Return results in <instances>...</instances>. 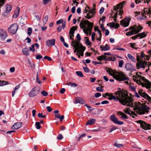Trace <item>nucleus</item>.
<instances>
[{"label":"nucleus","mask_w":151,"mask_h":151,"mask_svg":"<svg viewBox=\"0 0 151 151\" xmlns=\"http://www.w3.org/2000/svg\"><path fill=\"white\" fill-rule=\"evenodd\" d=\"M131 47L137 49V48H135L134 47L136 46V45L135 43H131L130 44Z\"/></svg>","instance_id":"obj_58"},{"label":"nucleus","mask_w":151,"mask_h":151,"mask_svg":"<svg viewBox=\"0 0 151 151\" xmlns=\"http://www.w3.org/2000/svg\"><path fill=\"white\" fill-rule=\"evenodd\" d=\"M96 122L95 119H92L88 120L86 122V125H91L93 124Z\"/></svg>","instance_id":"obj_30"},{"label":"nucleus","mask_w":151,"mask_h":151,"mask_svg":"<svg viewBox=\"0 0 151 151\" xmlns=\"http://www.w3.org/2000/svg\"><path fill=\"white\" fill-rule=\"evenodd\" d=\"M83 68L84 70V71L87 73L89 72V70L88 68L87 67H83Z\"/></svg>","instance_id":"obj_57"},{"label":"nucleus","mask_w":151,"mask_h":151,"mask_svg":"<svg viewBox=\"0 0 151 151\" xmlns=\"http://www.w3.org/2000/svg\"><path fill=\"white\" fill-rule=\"evenodd\" d=\"M22 122H18L15 123L12 127L11 128L13 129H16L20 128L22 126Z\"/></svg>","instance_id":"obj_21"},{"label":"nucleus","mask_w":151,"mask_h":151,"mask_svg":"<svg viewBox=\"0 0 151 151\" xmlns=\"http://www.w3.org/2000/svg\"><path fill=\"white\" fill-rule=\"evenodd\" d=\"M76 74L77 75L80 77H83V76L81 72L80 71H77L76 72Z\"/></svg>","instance_id":"obj_37"},{"label":"nucleus","mask_w":151,"mask_h":151,"mask_svg":"<svg viewBox=\"0 0 151 151\" xmlns=\"http://www.w3.org/2000/svg\"><path fill=\"white\" fill-rule=\"evenodd\" d=\"M63 137L61 134H59L57 137V139L58 140H61L63 138Z\"/></svg>","instance_id":"obj_52"},{"label":"nucleus","mask_w":151,"mask_h":151,"mask_svg":"<svg viewBox=\"0 0 151 151\" xmlns=\"http://www.w3.org/2000/svg\"><path fill=\"white\" fill-rule=\"evenodd\" d=\"M144 94L143 97H144L145 98H147L148 100H149V99H150V98L151 97H150L149 95L146 93H144Z\"/></svg>","instance_id":"obj_49"},{"label":"nucleus","mask_w":151,"mask_h":151,"mask_svg":"<svg viewBox=\"0 0 151 151\" xmlns=\"http://www.w3.org/2000/svg\"><path fill=\"white\" fill-rule=\"evenodd\" d=\"M44 58L45 59H47L49 61H50L52 60V59L50 57L47 56H45L44 57Z\"/></svg>","instance_id":"obj_54"},{"label":"nucleus","mask_w":151,"mask_h":151,"mask_svg":"<svg viewBox=\"0 0 151 151\" xmlns=\"http://www.w3.org/2000/svg\"><path fill=\"white\" fill-rule=\"evenodd\" d=\"M139 93V94L143 97L144 94V93H145V92H144L142 90H139L138 91Z\"/></svg>","instance_id":"obj_48"},{"label":"nucleus","mask_w":151,"mask_h":151,"mask_svg":"<svg viewBox=\"0 0 151 151\" xmlns=\"http://www.w3.org/2000/svg\"><path fill=\"white\" fill-rule=\"evenodd\" d=\"M137 123L140 124L141 127L145 130L150 129H151V126L150 124H147L145 122L141 120H139Z\"/></svg>","instance_id":"obj_14"},{"label":"nucleus","mask_w":151,"mask_h":151,"mask_svg":"<svg viewBox=\"0 0 151 151\" xmlns=\"http://www.w3.org/2000/svg\"><path fill=\"white\" fill-rule=\"evenodd\" d=\"M41 93L44 96H47L48 94V93L45 91H42Z\"/></svg>","instance_id":"obj_43"},{"label":"nucleus","mask_w":151,"mask_h":151,"mask_svg":"<svg viewBox=\"0 0 151 151\" xmlns=\"http://www.w3.org/2000/svg\"><path fill=\"white\" fill-rule=\"evenodd\" d=\"M105 70L106 72L109 73L110 75L113 76L114 78L119 81H128L129 80V78L122 72H117L116 74H115L112 69H110L108 67H106Z\"/></svg>","instance_id":"obj_3"},{"label":"nucleus","mask_w":151,"mask_h":151,"mask_svg":"<svg viewBox=\"0 0 151 151\" xmlns=\"http://www.w3.org/2000/svg\"><path fill=\"white\" fill-rule=\"evenodd\" d=\"M141 14H142V16H145L146 18H147V16L149 17L148 18H150V15L151 14V8H145L144 9L143 13H141Z\"/></svg>","instance_id":"obj_13"},{"label":"nucleus","mask_w":151,"mask_h":151,"mask_svg":"<svg viewBox=\"0 0 151 151\" xmlns=\"http://www.w3.org/2000/svg\"><path fill=\"white\" fill-rule=\"evenodd\" d=\"M35 46L34 45H32L31 47H30L29 48V50L30 51H32L33 52H34L35 51Z\"/></svg>","instance_id":"obj_45"},{"label":"nucleus","mask_w":151,"mask_h":151,"mask_svg":"<svg viewBox=\"0 0 151 151\" xmlns=\"http://www.w3.org/2000/svg\"><path fill=\"white\" fill-rule=\"evenodd\" d=\"M105 57V56L102 55L101 56H98L97 59L98 60L101 61L102 60H104Z\"/></svg>","instance_id":"obj_41"},{"label":"nucleus","mask_w":151,"mask_h":151,"mask_svg":"<svg viewBox=\"0 0 151 151\" xmlns=\"http://www.w3.org/2000/svg\"><path fill=\"white\" fill-rule=\"evenodd\" d=\"M32 29L30 27L28 29L27 34L29 36L32 33Z\"/></svg>","instance_id":"obj_44"},{"label":"nucleus","mask_w":151,"mask_h":151,"mask_svg":"<svg viewBox=\"0 0 151 151\" xmlns=\"http://www.w3.org/2000/svg\"><path fill=\"white\" fill-rule=\"evenodd\" d=\"M140 58L141 59H143L142 58H144L145 60H148L150 58V57L147 56L145 55V54H144L143 52H141L140 55Z\"/></svg>","instance_id":"obj_27"},{"label":"nucleus","mask_w":151,"mask_h":151,"mask_svg":"<svg viewBox=\"0 0 151 151\" xmlns=\"http://www.w3.org/2000/svg\"><path fill=\"white\" fill-rule=\"evenodd\" d=\"M109 103V102L107 100H105L102 101L101 104H107Z\"/></svg>","instance_id":"obj_61"},{"label":"nucleus","mask_w":151,"mask_h":151,"mask_svg":"<svg viewBox=\"0 0 151 151\" xmlns=\"http://www.w3.org/2000/svg\"><path fill=\"white\" fill-rule=\"evenodd\" d=\"M22 52L24 55L26 56L29 55V52L28 49L27 48H25L23 49Z\"/></svg>","instance_id":"obj_31"},{"label":"nucleus","mask_w":151,"mask_h":151,"mask_svg":"<svg viewBox=\"0 0 151 151\" xmlns=\"http://www.w3.org/2000/svg\"><path fill=\"white\" fill-rule=\"evenodd\" d=\"M125 3V1H123L118 4L117 6H114V9L115 11H117V12L114 15L112 14H110L109 16V18H111V19L113 18V19H116L117 18L120 19L122 18V16L123 12L122 8L123 7V5Z\"/></svg>","instance_id":"obj_2"},{"label":"nucleus","mask_w":151,"mask_h":151,"mask_svg":"<svg viewBox=\"0 0 151 151\" xmlns=\"http://www.w3.org/2000/svg\"><path fill=\"white\" fill-rule=\"evenodd\" d=\"M77 29V27H72L70 30L69 33L71 35H74V31H75Z\"/></svg>","instance_id":"obj_33"},{"label":"nucleus","mask_w":151,"mask_h":151,"mask_svg":"<svg viewBox=\"0 0 151 151\" xmlns=\"http://www.w3.org/2000/svg\"><path fill=\"white\" fill-rule=\"evenodd\" d=\"M123 64V60H119V67H122Z\"/></svg>","instance_id":"obj_46"},{"label":"nucleus","mask_w":151,"mask_h":151,"mask_svg":"<svg viewBox=\"0 0 151 151\" xmlns=\"http://www.w3.org/2000/svg\"><path fill=\"white\" fill-rule=\"evenodd\" d=\"M85 38H86V39L85 40V43L86 44L88 45H90L91 43L89 42L88 39V38L85 37Z\"/></svg>","instance_id":"obj_51"},{"label":"nucleus","mask_w":151,"mask_h":151,"mask_svg":"<svg viewBox=\"0 0 151 151\" xmlns=\"http://www.w3.org/2000/svg\"><path fill=\"white\" fill-rule=\"evenodd\" d=\"M116 127H112L110 129V130L109 131V132H110V133H111L113 131L116 130Z\"/></svg>","instance_id":"obj_64"},{"label":"nucleus","mask_w":151,"mask_h":151,"mask_svg":"<svg viewBox=\"0 0 151 151\" xmlns=\"http://www.w3.org/2000/svg\"><path fill=\"white\" fill-rule=\"evenodd\" d=\"M74 103L76 104L80 103L81 104H84L85 103V101L83 99L81 98H76Z\"/></svg>","instance_id":"obj_23"},{"label":"nucleus","mask_w":151,"mask_h":151,"mask_svg":"<svg viewBox=\"0 0 151 151\" xmlns=\"http://www.w3.org/2000/svg\"><path fill=\"white\" fill-rule=\"evenodd\" d=\"M96 90L97 91L100 92H102L103 91V89L102 88L100 87H97L96 88Z\"/></svg>","instance_id":"obj_50"},{"label":"nucleus","mask_w":151,"mask_h":151,"mask_svg":"<svg viewBox=\"0 0 151 151\" xmlns=\"http://www.w3.org/2000/svg\"><path fill=\"white\" fill-rule=\"evenodd\" d=\"M117 114L119 116L121 115L120 118H122L123 119H127L128 118L127 116L122 112L118 111Z\"/></svg>","instance_id":"obj_28"},{"label":"nucleus","mask_w":151,"mask_h":151,"mask_svg":"<svg viewBox=\"0 0 151 151\" xmlns=\"http://www.w3.org/2000/svg\"><path fill=\"white\" fill-rule=\"evenodd\" d=\"M63 22V20L62 19H59L58 21L56 23L58 24H59L61 23H62Z\"/></svg>","instance_id":"obj_62"},{"label":"nucleus","mask_w":151,"mask_h":151,"mask_svg":"<svg viewBox=\"0 0 151 151\" xmlns=\"http://www.w3.org/2000/svg\"><path fill=\"white\" fill-rule=\"evenodd\" d=\"M131 107L134 108L133 110L136 111L138 114L141 115L144 114L145 112H148L147 110L149 109L150 108L146 106H142L141 105H134L132 104V106Z\"/></svg>","instance_id":"obj_6"},{"label":"nucleus","mask_w":151,"mask_h":151,"mask_svg":"<svg viewBox=\"0 0 151 151\" xmlns=\"http://www.w3.org/2000/svg\"><path fill=\"white\" fill-rule=\"evenodd\" d=\"M47 111L49 112H50L52 111V109L50 106H48L47 107Z\"/></svg>","instance_id":"obj_63"},{"label":"nucleus","mask_w":151,"mask_h":151,"mask_svg":"<svg viewBox=\"0 0 151 151\" xmlns=\"http://www.w3.org/2000/svg\"><path fill=\"white\" fill-rule=\"evenodd\" d=\"M101 95V93H95V96L96 98H98Z\"/></svg>","instance_id":"obj_53"},{"label":"nucleus","mask_w":151,"mask_h":151,"mask_svg":"<svg viewBox=\"0 0 151 151\" xmlns=\"http://www.w3.org/2000/svg\"><path fill=\"white\" fill-rule=\"evenodd\" d=\"M76 38L78 40L80 41L81 40V38L80 36V35L79 34H77L76 36Z\"/></svg>","instance_id":"obj_59"},{"label":"nucleus","mask_w":151,"mask_h":151,"mask_svg":"<svg viewBox=\"0 0 151 151\" xmlns=\"http://www.w3.org/2000/svg\"><path fill=\"white\" fill-rule=\"evenodd\" d=\"M80 48L79 50V52H78V53H79L81 56H83V52L86 49V47L83 46L81 44L80 45Z\"/></svg>","instance_id":"obj_26"},{"label":"nucleus","mask_w":151,"mask_h":151,"mask_svg":"<svg viewBox=\"0 0 151 151\" xmlns=\"http://www.w3.org/2000/svg\"><path fill=\"white\" fill-rule=\"evenodd\" d=\"M127 56L129 59L132 61L133 62L136 63V60L133 56L132 55L130 54H127Z\"/></svg>","instance_id":"obj_32"},{"label":"nucleus","mask_w":151,"mask_h":151,"mask_svg":"<svg viewBox=\"0 0 151 151\" xmlns=\"http://www.w3.org/2000/svg\"><path fill=\"white\" fill-rule=\"evenodd\" d=\"M81 44L79 42L77 41H72L71 42V45L73 47L75 50L74 51V52L75 53L76 52H77L76 53V55H78V52H79L80 49V45Z\"/></svg>","instance_id":"obj_11"},{"label":"nucleus","mask_w":151,"mask_h":151,"mask_svg":"<svg viewBox=\"0 0 151 151\" xmlns=\"http://www.w3.org/2000/svg\"><path fill=\"white\" fill-rule=\"evenodd\" d=\"M110 118V120L115 124H118L119 125H122L124 124L123 122L119 121L114 115L113 114L111 115Z\"/></svg>","instance_id":"obj_15"},{"label":"nucleus","mask_w":151,"mask_h":151,"mask_svg":"<svg viewBox=\"0 0 151 151\" xmlns=\"http://www.w3.org/2000/svg\"><path fill=\"white\" fill-rule=\"evenodd\" d=\"M143 29V27L140 26H137L135 25L132 27H130L129 30H132V31L126 33L127 36H130L134 34H136L140 32Z\"/></svg>","instance_id":"obj_8"},{"label":"nucleus","mask_w":151,"mask_h":151,"mask_svg":"<svg viewBox=\"0 0 151 151\" xmlns=\"http://www.w3.org/2000/svg\"><path fill=\"white\" fill-rule=\"evenodd\" d=\"M100 47L102 50L106 51L109 50V46L108 45L106 44L105 46L101 45Z\"/></svg>","instance_id":"obj_29"},{"label":"nucleus","mask_w":151,"mask_h":151,"mask_svg":"<svg viewBox=\"0 0 151 151\" xmlns=\"http://www.w3.org/2000/svg\"><path fill=\"white\" fill-rule=\"evenodd\" d=\"M136 60L137 61L136 63V67L138 69L140 68L144 69L147 66H148L149 68L150 66L151 65V63L150 62L147 63L146 61L144 60L143 59H141L140 58V55H138L137 54Z\"/></svg>","instance_id":"obj_5"},{"label":"nucleus","mask_w":151,"mask_h":151,"mask_svg":"<svg viewBox=\"0 0 151 151\" xmlns=\"http://www.w3.org/2000/svg\"><path fill=\"white\" fill-rule=\"evenodd\" d=\"M134 79L138 84H141L142 86H145L147 88H151V83L144 77L136 74L135 77H134Z\"/></svg>","instance_id":"obj_4"},{"label":"nucleus","mask_w":151,"mask_h":151,"mask_svg":"<svg viewBox=\"0 0 151 151\" xmlns=\"http://www.w3.org/2000/svg\"><path fill=\"white\" fill-rule=\"evenodd\" d=\"M18 28V26L16 24L11 25L8 28V31L11 33L14 34L17 32Z\"/></svg>","instance_id":"obj_12"},{"label":"nucleus","mask_w":151,"mask_h":151,"mask_svg":"<svg viewBox=\"0 0 151 151\" xmlns=\"http://www.w3.org/2000/svg\"><path fill=\"white\" fill-rule=\"evenodd\" d=\"M42 58V56L41 55H37L36 57V58L37 59L39 60Z\"/></svg>","instance_id":"obj_56"},{"label":"nucleus","mask_w":151,"mask_h":151,"mask_svg":"<svg viewBox=\"0 0 151 151\" xmlns=\"http://www.w3.org/2000/svg\"><path fill=\"white\" fill-rule=\"evenodd\" d=\"M7 36L5 31L2 29H0V38L2 40H4Z\"/></svg>","instance_id":"obj_18"},{"label":"nucleus","mask_w":151,"mask_h":151,"mask_svg":"<svg viewBox=\"0 0 151 151\" xmlns=\"http://www.w3.org/2000/svg\"><path fill=\"white\" fill-rule=\"evenodd\" d=\"M40 88L39 86H35L32 88L28 93L30 97H34L40 92Z\"/></svg>","instance_id":"obj_10"},{"label":"nucleus","mask_w":151,"mask_h":151,"mask_svg":"<svg viewBox=\"0 0 151 151\" xmlns=\"http://www.w3.org/2000/svg\"><path fill=\"white\" fill-rule=\"evenodd\" d=\"M80 27L81 28H83V32L85 34L88 33V30L85 29L86 26L87 25L88 27V30L91 31V29L93 27V25L91 22L87 20V19H82L80 24Z\"/></svg>","instance_id":"obj_7"},{"label":"nucleus","mask_w":151,"mask_h":151,"mask_svg":"<svg viewBox=\"0 0 151 151\" xmlns=\"http://www.w3.org/2000/svg\"><path fill=\"white\" fill-rule=\"evenodd\" d=\"M67 85L69 86H70L71 87H75L77 86L76 83L72 82H69L68 83Z\"/></svg>","instance_id":"obj_35"},{"label":"nucleus","mask_w":151,"mask_h":151,"mask_svg":"<svg viewBox=\"0 0 151 151\" xmlns=\"http://www.w3.org/2000/svg\"><path fill=\"white\" fill-rule=\"evenodd\" d=\"M20 12V8L19 7H17L14 10V13L13 16L14 18H16L19 16V13Z\"/></svg>","instance_id":"obj_25"},{"label":"nucleus","mask_w":151,"mask_h":151,"mask_svg":"<svg viewBox=\"0 0 151 151\" xmlns=\"http://www.w3.org/2000/svg\"><path fill=\"white\" fill-rule=\"evenodd\" d=\"M114 145L117 148H120L123 146V145L118 144L116 142H114Z\"/></svg>","instance_id":"obj_36"},{"label":"nucleus","mask_w":151,"mask_h":151,"mask_svg":"<svg viewBox=\"0 0 151 151\" xmlns=\"http://www.w3.org/2000/svg\"><path fill=\"white\" fill-rule=\"evenodd\" d=\"M7 83L5 81H0V86H2L4 85L7 84Z\"/></svg>","instance_id":"obj_39"},{"label":"nucleus","mask_w":151,"mask_h":151,"mask_svg":"<svg viewBox=\"0 0 151 151\" xmlns=\"http://www.w3.org/2000/svg\"><path fill=\"white\" fill-rule=\"evenodd\" d=\"M105 57L104 58V60L107 61H111L112 60V58L109 57H107L106 56H105Z\"/></svg>","instance_id":"obj_47"},{"label":"nucleus","mask_w":151,"mask_h":151,"mask_svg":"<svg viewBox=\"0 0 151 151\" xmlns=\"http://www.w3.org/2000/svg\"><path fill=\"white\" fill-rule=\"evenodd\" d=\"M42 114H43L42 113H39L37 115V116H38V117H39V118H45L46 116L45 115H42Z\"/></svg>","instance_id":"obj_42"},{"label":"nucleus","mask_w":151,"mask_h":151,"mask_svg":"<svg viewBox=\"0 0 151 151\" xmlns=\"http://www.w3.org/2000/svg\"><path fill=\"white\" fill-rule=\"evenodd\" d=\"M104 11V9L103 7H102L99 10V13L100 14H102Z\"/></svg>","instance_id":"obj_60"},{"label":"nucleus","mask_w":151,"mask_h":151,"mask_svg":"<svg viewBox=\"0 0 151 151\" xmlns=\"http://www.w3.org/2000/svg\"><path fill=\"white\" fill-rule=\"evenodd\" d=\"M125 68L128 71H131L134 70V66L129 63H126L125 65Z\"/></svg>","instance_id":"obj_22"},{"label":"nucleus","mask_w":151,"mask_h":151,"mask_svg":"<svg viewBox=\"0 0 151 151\" xmlns=\"http://www.w3.org/2000/svg\"><path fill=\"white\" fill-rule=\"evenodd\" d=\"M107 25L109 26L110 27L118 29L119 27V24L115 23L114 22L109 23L107 24Z\"/></svg>","instance_id":"obj_24"},{"label":"nucleus","mask_w":151,"mask_h":151,"mask_svg":"<svg viewBox=\"0 0 151 151\" xmlns=\"http://www.w3.org/2000/svg\"><path fill=\"white\" fill-rule=\"evenodd\" d=\"M6 0H0V8L5 4Z\"/></svg>","instance_id":"obj_38"},{"label":"nucleus","mask_w":151,"mask_h":151,"mask_svg":"<svg viewBox=\"0 0 151 151\" xmlns=\"http://www.w3.org/2000/svg\"><path fill=\"white\" fill-rule=\"evenodd\" d=\"M55 40L54 39L47 40L46 41V45L48 47H51L54 45L55 43Z\"/></svg>","instance_id":"obj_19"},{"label":"nucleus","mask_w":151,"mask_h":151,"mask_svg":"<svg viewBox=\"0 0 151 151\" xmlns=\"http://www.w3.org/2000/svg\"><path fill=\"white\" fill-rule=\"evenodd\" d=\"M6 10L5 12L2 14V16H7L11 11L12 9V7L11 5L7 4L5 5Z\"/></svg>","instance_id":"obj_17"},{"label":"nucleus","mask_w":151,"mask_h":151,"mask_svg":"<svg viewBox=\"0 0 151 151\" xmlns=\"http://www.w3.org/2000/svg\"><path fill=\"white\" fill-rule=\"evenodd\" d=\"M116 96L110 94L108 99L110 100H115L119 101L121 104L127 106H132V100L128 95L123 91H119L114 93Z\"/></svg>","instance_id":"obj_1"},{"label":"nucleus","mask_w":151,"mask_h":151,"mask_svg":"<svg viewBox=\"0 0 151 151\" xmlns=\"http://www.w3.org/2000/svg\"><path fill=\"white\" fill-rule=\"evenodd\" d=\"M124 111L127 114L132 116L133 118H135V116H137V114L133 111H132L130 110L129 108H127L126 109H124Z\"/></svg>","instance_id":"obj_16"},{"label":"nucleus","mask_w":151,"mask_h":151,"mask_svg":"<svg viewBox=\"0 0 151 151\" xmlns=\"http://www.w3.org/2000/svg\"><path fill=\"white\" fill-rule=\"evenodd\" d=\"M95 34L94 33H92L91 35V39L93 41H94L95 40Z\"/></svg>","instance_id":"obj_55"},{"label":"nucleus","mask_w":151,"mask_h":151,"mask_svg":"<svg viewBox=\"0 0 151 151\" xmlns=\"http://www.w3.org/2000/svg\"><path fill=\"white\" fill-rule=\"evenodd\" d=\"M35 125L36 126V128L37 129H39L41 128V126L40 125V123L39 122H36L35 123Z\"/></svg>","instance_id":"obj_40"},{"label":"nucleus","mask_w":151,"mask_h":151,"mask_svg":"<svg viewBox=\"0 0 151 151\" xmlns=\"http://www.w3.org/2000/svg\"><path fill=\"white\" fill-rule=\"evenodd\" d=\"M138 35L139 37V39H141L147 36V35L145 34L144 32L139 33L138 34Z\"/></svg>","instance_id":"obj_34"},{"label":"nucleus","mask_w":151,"mask_h":151,"mask_svg":"<svg viewBox=\"0 0 151 151\" xmlns=\"http://www.w3.org/2000/svg\"><path fill=\"white\" fill-rule=\"evenodd\" d=\"M130 19H122L120 22V25L124 27H127L129 24Z\"/></svg>","instance_id":"obj_20"},{"label":"nucleus","mask_w":151,"mask_h":151,"mask_svg":"<svg viewBox=\"0 0 151 151\" xmlns=\"http://www.w3.org/2000/svg\"><path fill=\"white\" fill-rule=\"evenodd\" d=\"M88 8V9H90V7L88 6V5H86V9L85 11H86L85 12H84L85 17L87 18L90 19V18L93 17L95 14V10L94 9H93L92 10H89V12L88 13L87 12L88 11H86V8Z\"/></svg>","instance_id":"obj_9"}]
</instances>
